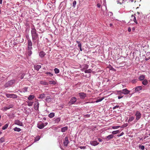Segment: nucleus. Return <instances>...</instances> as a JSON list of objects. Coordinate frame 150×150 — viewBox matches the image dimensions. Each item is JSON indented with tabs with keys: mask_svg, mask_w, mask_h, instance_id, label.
<instances>
[{
	"mask_svg": "<svg viewBox=\"0 0 150 150\" xmlns=\"http://www.w3.org/2000/svg\"><path fill=\"white\" fill-rule=\"evenodd\" d=\"M31 32L32 40L33 42L35 43L37 40L38 39V35L36 32V30L34 25L31 27Z\"/></svg>",
	"mask_w": 150,
	"mask_h": 150,
	"instance_id": "obj_1",
	"label": "nucleus"
},
{
	"mask_svg": "<svg viewBox=\"0 0 150 150\" xmlns=\"http://www.w3.org/2000/svg\"><path fill=\"white\" fill-rule=\"evenodd\" d=\"M28 56H30L32 54V52L31 50L32 49V43L31 40L30 39L28 40Z\"/></svg>",
	"mask_w": 150,
	"mask_h": 150,
	"instance_id": "obj_2",
	"label": "nucleus"
},
{
	"mask_svg": "<svg viewBox=\"0 0 150 150\" xmlns=\"http://www.w3.org/2000/svg\"><path fill=\"white\" fill-rule=\"evenodd\" d=\"M135 115L136 117L135 121L136 122H137L141 118V114L139 111H137L135 112Z\"/></svg>",
	"mask_w": 150,
	"mask_h": 150,
	"instance_id": "obj_3",
	"label": "nucleus"
},
{
	"mask_svg": "<svg viewBox=\"0 0 150 150\" xmlns=\"http://www.w3.org/2000/svg\"><path fill=\"white\" fill-rule=\"evenodd\" d=\"M15 81L14 80H11L9 81H8L4 85V86L6 88H7L12 85L15 82Z\"/></svg>",
	"mask_w": 150,
	"mask_h": 150,
	"instance_id": "obj_4",
	"label": "nucleus"
},
{
	"mask_svg": "<svg viewBox=\"0 0 150 150\" xmlns=\"http://www.w3.org/2000/svg\"><path fill=\"white\" fill-rule=\"evenodd\" d=\"M5 95L7 98H17V96L13 94L6 93Z\"/></svg>",
	"mask_w": 150,
	"mask_h": 150,
	"instance_id": "obj_5",
	"label": "nucleus"
},
{
	"mask_svg": "<svg viewBox=\"0 0 150 150\" xmlns=\"http://www.w3.org/2000/svg\"><path fill=\"white\" fill-rule=\"evenodd\" d=\"M80 98L81 99H84L86 96V94L83 92H81L79 93Z\"/></svg>",
	"mask_w": 150,
	"mask_h": 150,
	"instance_id": "obj_6",
	"label": "nucleus"
},
{
	"mask_svg": "<svg viewBox=\"0 0 150 150\" xmlns=\"http://www.w3.org/2000/svg\"><path fill=\"white\" fill-rule=\"evenodd\" d=\"M14 124L21 126H23V123L18 120H15L14 121Z\"/></svg>",
	"mask_w": 150,
	"mask_h": 150,
	"instance_id": "obj_7",
	"label": "nucleus"
},
{
	"mask_svg": "<svg viewBox=\"0 0 150 150\" xmlns=\"http://www.w3.org/2000/svg\"><path fill=\"white\" fill-rule=\"evenodd\" d=\"M13 107V105H10L8 106L5 107L1 109V110L4 111H6L7 110L12 108Z\"/></svg>",
	"mask_w": 150,
	"mask_h": 150,
	"instance_id": "obj_8",
	"label": "nucleus"
},
{
	"mask_svg": "<svg viewBox=\"0 0 150 150\" xmlns=\"http://www.w3.org/2000/svg\"><path fill=\"white\" fill-rule=\"evenodd\" d=\"M142 89V86H137L134 88L135 91V92H137L141 90Z\"/></svg>",
	"mask_w": 150,
	"mask_h": 150,
	"instance_id": "obj_9",
	"label": "nucleus"
},
{
	"mask_svg": "<svg viewBox=\"0 0 150 150\" xmlns=\"http://www.w3.org/2000/svg\"><path fill=\"white\" fill-rule=\"evenodd\" d=\"M76 97H72L71 98L69 103L70 104H74L76 101Z\"/></svg>",
	"mask_w": 150,
	"mask_h": 150,
	"instance_id": "obj_10",
	"label": "nucleus"
},
{
	"mask_svg": "<svg viewBox=\"0 0 150 150\" xmlns=\"http://www.w3.org/2000/svg\"><path fill=\"white\" fill-rule=\"evenodd\" d=\"M90 144L92 146H96L98 145L99 143L97 141H92L90 142Z\"/></svg>",
	"mask_w": 150,
	"mask_h": 150,
	"instance_id": "obj_11",
	"label": "nucleus"
},
{
	"mask_svg": "<svg viewBox=\"0 0 150 150\" xmlns=\"http://www.w3.org/2000/svg\"><path fill=\"white\" fill-rule=\"evenodd\" d=\"M123 94L126 95L129 94L130 91L128 90L127 88H125L122 90Z\"/></svg>",
	"mask_w": 150,
	"mask_h": 150,
	"instance_id": "obj_12",
	"label": "nucleus"
},
{
	"mask_svg": "<svg viewBox=\"0 0 150 150\" xmlns=\"http://www.w3.org/2000/svg\"><path fill=\"white\" fill-rule=\"evenodd\" d=\"M82 68L81 69L82 71H83L84 70L87 69L88 67V65L86 64H84L82 65L81 67Z\"/></svg>",
	"mask_w": 150,
	"mask_h": 150,
	"instance_id": "obj_13",
	"label": "nucleus"
},
{
	"mask_svg": "<svg viewBox=\"0 0 150 150\" xmlns=\"http://www.w3.org/2000/svg\"><path fill=\"white\" fill-rule=\"evenodd\" d=\"M61 118L60 117H58L56 118H54L53 121L55 123L57 124L60 121Z\"/></svg>",
	"mask_w": 150,
	"mask_h": 150,
	"instance_id": "obj_14",
	"label": "nucleus"
},
{
	"mask_svg": "<svg viewBox=\"0 0 150 150\" xmlns=\"http://www.w3.org/2000/svg\"><path fill=\"white\" fill-rule=\"evenodd\" d=\"M69 143V140L67 137L65 138L64 141V144L65 146H67Z\"/></svg>",
	"mask_w": 150,
	"mask_h": 150,
	"instance_id": "obj_15",
	"label": "nucleus"
},
{
	"mask_svg": "<svg viewBox=\"0 0 150 150\" xmlns=\"http://www.w3.org/2000/svg\"><path fill=\"white\" fill-rule=\"evenodd\" d=\"M131 20H133L134 23H135L136 24H137L138 23L137 21L135 16L134 15H132L131 16Z\"/></svg>",
	"mask_w": 150,
	"mask_h": 150,
	"instance_id": "obj_16",
	"label": "nucleus"
},
{
	"mask_svg": "<svg viewBox=\"0 0 150 150\" xmlns=\"http://www.w3.org/2000/svg\"><path fill=\"white\" fill-rule=\"evenodd\" d=\"M145 77V75H141L139 76L138 79L140 81H143L144 80Z\"/></svg>",
	"mask_w": 150,
	"mask_h": 150,
	"instance_id": "obj_17",
	"label": "nucleus"
},
{
	"mask_svg": "<svg viewBox=\"0 0 150 150\" xmlns=\"http://www.w3.org/2000/svg\"><path fill=\"white\" fill-rule=\"evenodd\" d=\"M38 127L40 129L43 128L44 127L43 125V123H38Z\"/></svg>",
	"mask_w": 150,
	"mask_h": 150,
	"instance_id": "obj_18",
	"label": "nucleus"
},
{
	"mask_svg": "<svg viewBox=\"0 0 150 150\" xmlns=\"http://www.w3.org/2000/svg\"><path fill=\"white\" fill-rule=\"evenodd\" d=\"M45 55V53L43 51L40 52L39 54V55L41 58H42L44 57Z\"/></svg>",
	"mask_w": 150,
	"mask_h": 150,
	"instance_id": "obj_19",
	"label": "nucleus"
},
{
	"mask_svg": "<svg viewBox=\"0 0 150 150\" xmlns=\"http://www.w3.org/2000/svg\"><path fill=\"white\" fill-rule=\"evenodd\" d=\"M40 83L44 85L47 86L48 85V83L47 82L43 81H40Z\"/></svg>",
	"mask_w": 150,
	"mask_h": 150,
	"instance_id": "obj_20",
	"label": "nucleus"
},
{
	"mask_svg": "<svg viewBox=\"0 0 150 150\" xmlns=\"http://www.w3.org/2000/svg\"><path fill=\"white\" fill-rule=\"evenodd\" d=\"M76 42L78 44V47L79 48L80 51H82V50L81 48V43L79 41H76Z\"/></svg>",
	"mask_w": 150,
	"mask_h": 150,
	"instance_id": "obj_21",
	"label": "nucleus"
},
{
	"mask_svg": "<svg viewBox=\"0 0 150 150\" xmlns=\"http://www.w3.org/2000/svg\"><path fill=\"white\" fill-rule=\"evenodd\" d=\"M142 84L144 86L147 85L148 84V81L146 79L144 80L142 82Z\"/></svg>",
	"mask_w": 150,
	"mask_h": 150,
	"instance_id": "obj_22",
	"label": "nucleus"
},
{
	"mask_svg": "<svg viewBox=\"0 0 150 150\" xmlns=\"http://www.w3.org/2000/svg\"><path fill=\"white\" fill-rule=\"evenodd\" d=\"M134 119V117L133 116H132L129 117L128 121V122L129 123H130Z\"/></svg>",
	"mask_w": 150,
	"mask_h": 150,
	"instance_id": "obj_23",
	"label": "nucleus"
},
{
	"mask_svg": "<svg viewBox=\"0 0 150 150\" xmlns=\"http://www.w3.org/2000/svg\"><path fill=\"white\" fill-rule=\"evenodd\" d=\"M39 103L38 102H37L35 104L34 107V109L35 110H38V108H39Z\"/></svg>",
	"mask_w": 150,
	"mask_h": 150,
	"instance_id": "obj_24",
	"label": "nucleus"
},
{
	"mask_svg": "<svg viewBox=\"0 0 150 150\" xmlns=\"http://www.w3.org/2000/svg\"><path fill=\"white\" fill-rule=\"evenodd\" d=\"M45 97V95L44 93H42L38 97V98L42 99L44 98Z\"/></svg>",
	"mask_w": 150,
	"mask_h": 150,
	"instance_id": "obj_25",
	"label": "nucleus"
},
{
	"mask_svg": "<svg viewBox=\"0 0 150 150\" xmlns=\"http://www.w3.org/2000/svg\"><path fill=\"white\" fill-rule=\"evenodd\" d=\"M68 129V127H65L61 128V132H66Z\"/></svg>",
	"mask_w": 150,
	"mask_h": 150,
	"instance_id": "obj_26",
	"label": "nucleus"
},
{
	"mask_svg": "<svg viewBox=\"0 0 150 150\" xmlns=\"http://www.w3.org/2000/svg\"><path fill=\"white\" fill-rule=\"evenodd\" d=\"M35 98V96L33 95H30L28 96V99L29 100H31Z\"/></svg>",
	"mask_w": 150,
	"mask_h": 150,
	"instance_id": "obj_27",
	"label": "nucleus"
},
{
	"mask_svg": "<svg viewBox=\"0 0 150 150\" xmlns=\"http://www.w3.org/2000/svg\"><path fill=\"white\" fill-rule=\"evenodd\" d=\"M41 67V66L40 65H37L34 66V68L35 69L38 71Z\"/></svg>",
	"mask_w": 150,
	"mask_h": 150,
	"instance_id": "obj_28",
	"label": "nucleus"
},
{
	"mask_svg": "<svg viewBox=\"0 0 150 150\" xmlns=\"http://www.w3.org/2000/svg\"><path fill=\"white\" fill-rule=\"evenodd\" d=\"M117 94L118 95L121 96H123L122 94H123L122 92V91L120 90V91H117Z\"/></svg>",
	"mask_w": 150,
	"mask_h": 150,
	"instance_id": "obj_29",
	"label": "nucleus"
},
{
	"mask_svg": "<svg viewBox=\"0 0 150 150\" xmlns=\"http://www.w3.org/2000/svg\"><path fill=\"white\" fill-rule=\"evenodd\" d=\"M13 129L15 131H16L18 132H20L21 131V129L19 128H18L17 127H15Z\"/></svg>",
	"mask_w": 150,
	"mask_h": 150,
	"instance_id": "obj_30",
	"label": "nucleus"
},
{
	"mask_svg": "<svg viewBox=\"0 0 150 150\" xmlns=\"http://www.w3.org/2000/svg\"><path fill=\"white\" fill-rule=\"evenodd\" d=\"M49 83L50 84L55 85L56 83L55 81L54 80H51L49 81Z\"/></svg>",
	"mask_w": 150,
	"mask_h": 150,
	"instance_id": "obj_31",
	"label": "nucleus"
},
{
	"mask_svg": "<svg viewBox=\"0 0 150 150\" xmlns=\"http://www.w3.org/2000/svg\"><path fill=\"white\" fill-rule=\"evenodd\" d=\"M114 137V136L112 134L109 135L106 137V138L108 140Z\"/></svg>",
	"mask_w": 150,
	"mask_h": 150,
	"instance_id": "obj_32",
	"label": "nucleus"
},
{
	"mask_svg": "<svg viewBox=\"0 0 150 150\" xmlns=\"http://www.w3.org/2000/svg\"><path fill=\"white\" fill-rule=\"evenodd\" d=\"M54 116V113L53 112L50 113L48 115V116L50 118H52Z\"/></svg>",
	"mask_w": 150,
	"mask_h": 150,
	"instance_id": "obj_33",
	"label": "nucleus"
},
{
	"mask_svg": "<svg viewBox=\"0 0 150 150\" xmlns=\"http://www.w3.org/2000/svg\"><path fill=\"white\" fill-rule=\"evenodd\" d=\"M51 98L49 96H47L46 98L45 99L46 101L47 102H50L51 101Z\"/></svg>",
	"mask_w": 150,
	"mask_h": 150,
	"instance_id": "obj_34",
	"label": "nucleus"
},
{
	"mask_svg": "<svg viewBox=\"0 0 150 150\" xmlns=\"http://www.w3.org/2000/svg\"><path fill=\"white\" fill-rule=\"evenodd\" d=\"M8 126V124L7 123L2 128V129L3 130H5L7 128Z\"/></svg>",
	"mask_w": 150,
	"mask_h": 150,
	"instance_id": "obj_35",
	"label": "nucleus"
},
{
	"mask_svg": "<svg viewBox=\"0 0 150 150\" xmlns=\"http://www.w3.org/2000/svg\"><path fill=\"white\" fill-rule=\"evenodd\" d=\"M54 71L55 73L56 74H58L59 72V70L57 68H55L54 69Z\"/></svg>",
	"mask_w": 150,
	"mask_h": 150,
	"instance_id": "obj_36",
	"label": "nucleus"
},
{
	"mask_svg": "<svg viewBox=\"0 0 150 150\" xmlns=\"http://www.w3.org/2000/svg\"><path fill=\"white\" fill-rule=\"evenodd\" d=\"M27 103H28V105L29 106H32L33 104V102L31 101H27Z\"/></svg>",
	"mask_w": 150,
	"mask_h": 150,
	"instance_id": "obj_37",
	"label": "nucleus"
},
{
	"mask_svg": "<svg viewBox=\"0 0 150 150\" xmlns=\"http://www.w3.org/2000/svg\"><path fill=\"white\" fill-rule=\"evenodd\" d=\"M119 131L118 130H117L113 131L112 132V134H115L119 133Z\"/></svg>",
	"mask_w": 150,
	"mask_h": 150,
	"instance_id": "obj_38",
	"label": "nucleus"
},
{
	"mask_svg": "<svg viewBox=\"0 0 150 150\" xmlns=\"http://www.w3.org/2000/svg\"><path fill=\"white\" fill-rule=\"evenodd\" d=\"M139 149L142 150H144V146L143 145H139Z\"/></svg>",
	"mask_w": 150,
	"mask_h": 150,
	"instance_id": "obj_39",
	"label": "nucleus"
},
{
	"mask_svg": "<svg viewBox=\"0 0 150 150\" xmlns=\"http://www.w3.org/2000/svg\"><path fill=\"white\" fill-rule=\"evenodd\" d=\"M92 70L91 69H89L84 71V72L86 73H90L91 72Z\"/></svg>",
	"mask_w": 150,
	"mask_h": 150,
	"instance_id": "obj_40",
	"label": "nucleus"
},
{
	"mask_svg": "<svg viewBox=\"0 0 150 150\" xmlns=\"http://www.w3.org/2000/svg\"><path fill=\"white\" fill-rule=\"evenodd\" d=\"M45 74L51 77H52L53 76V74L50 72H47L45 73Z\"/></svg>",
	"mask_w": 150,
	"mask_h": 150,
	"instance_id": "obj_41",
	"label": "nucleus"
},
{
	"mask_svg": "<svg viewBox=\"0 0 150 150\" xmlns=\"http://www.w3.org/2000/svg\"><path fill=\"white\" fill-rule=\"evenodd\" d=\"M120 127V126H113L112 127V128L114 129H117Z\"/></svg>",
	"mask_w": 150,
	"mask_h": 150,
	"instance_id": "obj_42",
	"label": "nucleus"
},
{
	"mask_svg": "<svg viewBox=\"0 0 150 150\" xmlns=\"http://www.w3.org/2000/svg\"><path fill=\"white\" fill-rule=\"evenodd\" d=\"M4 138L3 137H1L0 139V143H2L3 142H4Z\"/></svg>",
	"mask_w": 150,
	"mask_h": 150,
	"instance_id": "obj_43",
	"label": "nucleus"
},
{
	"mask_svg": "<svg viewBox=\"0 0 150 150\" xmlns=\"http://www.w3.org/2000/svg\"><path fill=\"white\" fill-rule=\"evenodd\" d=\"M103 99H104V98H103L101 99H99L96 100L95 101H94V102L98 103V102H100V101H102Z\"/></svg>",
	"mask_w": 150,
	"mask_h": 150,
	"instance_id": "obj_44",
	"label": "nucleus"
},
{
	"mask_svg": "<svg viewBox=\"0 0 150 150\" xmlns=\"http://www.w3.org/2000/svg\"><path fill=\"white\" fill-rule=\"evenodd\" d=\"M27 90L28 88L27 87H25L22 89V91L23 92H27Z\"/></svg>",
	"mask_w": 150,
	"mask_h": 150,
	"instance_id": "obj_45",
	"label": "nucleus"
},
{
	"mask_svg": "<svg viewBox=\"0 0 150 150\" xmlns=\"http://www.w3.org/2000/svg\"><path fill=\"white\" fill-rule=\"evenodd\" d=\"M128 125V124L127 123H126V124H124L122 125V126L121 127V128L125 127H127Z\"/></svg>",
	"mask_w": 150,
	"mask_h": 150,
	"instance_id": "obj_46",
	"label": "nucleus"
},
{
	"mask_svg": "<svg viewBox=\"0 0 150 150\" xmlns=\"http://www.w3.org/2000/svg\"><path fill=\"white\" fill-rule=\"evenodd\" d=\"M40 139V137L39 136L37 137L36 138H35V141H38Z\"/></svg>",
	"mask_w": 150,
	"mask_h": 150,
	"instance_id": "obj_47",
	"label": "nucleus"
},
{
	"mask_svg": "<svg viewBox=\"0 0 150 150\" xmlns=\"http://www.w3.org/2000/svg\"><path fill=\"white\" fill-rule=\"evenodd\" d=\"M76 1H74L73 2V6H75V5L76 4Z\"/></svg>",
	"mask_w": 150,
	"mask_h": 150,
	"instance_id": "obj_48",
	"label": "nucleus"
},
{
	"mask_svg": "<svg viewBox=\"0 0 150 150\" xmlns=\"http://www.w3.org/2000/svg\"><path fill=\"white\" fill-rule=\"evenodd\" d=\"M79 147L81 149H85L86 148L85 146H80Z\"/></svg>",
	"mask_w": 150,
	"mask_h": 150,
	"instance_id": "obj_49",
	"label": "nucleus"
},
{
	"mask_svg": "<svg viewBox=\"0 0 150 150\" xmlns=\"http://www.w3.org/2000/svg\"><path fill=\"white\" fill-rule=\"evenodd\" d=\"M119 105H116L113 108V110H115L117 108H119Z\"/></svg>",
	"mask_w": 150,
	"mask_h": 150,
	"instance_id": "obj_50",
	"label": "nucleus"
},
{
	"mask_svg": "<svg viewBox=\"0 0 150 150\" xmlns=\"http://www.w3.org/2000/svg\"><path fill=\"white\" fill-rule=\"evenodd\" d=\"M25 74L24 73H23L22 74V75H21V79H22L23 78L24 76V75H25Z\"/></svg>",
	"mask_w": 150,
	"mask_h": 150,
	"instance_id": "obj_51",
	"label": "nucleus"
},
{
	"mask_svg": "<svg viewBox=\"0 0 150 150\" xmlns=\"http://www.w3.org/2000/svg\"><path fill=\"white\" fill-rule=\"evenodd\" d=\"M123 97V96H118V99H120L122 98Z\"/></svg>",
	"mask_w": 150,
	"mask_h": 150,
	"instance_id": "obj_52",
	"label": "nucleus"
},
{
	"mask_svg": "<svg viewBox=\"0 0 150 150\" xmlns=\"http://www.w3.org/2000/svg\"><path fill=\"white\" fill-rule=\"evenodd\" d=\"M124 134V133L123 132H122L119 135H118L117 136L118 137H120V136H122V135H123V134Z\"/></svg>",
	"mask_w": 150,
	"mask_h": 150,
	"instance_id": "obj_53",
	"label": "nucleus"
},
{
	"mask_svg": "<svg viewBox=\"0 0 150 150\" xmlns=\"http://www.w3.org/2000/svg\"><path fill=\"white\" fill-rule=\"evenodd\" d=\"M48 124L47 122H45V123H43V125L44 127L47 125Z\"/></svg>",
	"mask_w": 150,
	"mask_h": 150,
	"instance_id": "obj_54",
	"label": "nucleus"
},
{
	"mask_svg": "<svg viewBox=\"0 0 150 150\" xmlns=\"http://www.w3.org/2000/svg\"><path fill=\"white\" fill-rule=\"evenodd\" d=\"M128 31L129 32H130L131 31V29L130 27H129L128 28Z\"/></svg>",
	"mask_w": 150,
	"mask_h": 150,
	"instance_id": "obj_55",
	"label": "nucleus"
},
{
	"mask_svg": "<svg viewBox=\"0 0 150 150\" xmlns=\"http://www.w3.org/2000/svg\"><path fill=\"white\" fill-rule=\"evenodd\" d=\"M98 140L99 142H101L102 141V140L100 138L98 139Z\"/></svg>",
	"mask_w": 150,
	"mask_h": 150,
	"instance_id": "obj_56",
	"label": "nucleus"
},
{
	"mask_svg": "<svg viewBox=\"0 0 150 150\" xmlns=\"http://www.w3.org/2000/svg\"><path fill=\"white\" fill-rule=\"evenodd\" d=\"M97 6H98V8H100V4H97Z\"/></svg>",
	"mask_w": 150,
	"mask_h": 150,
	"instance_id": "obj_57",
	"label": "nucleus"
},
{
	"mask_svg": "<svg viewBox=\"0 0 150 150\" xmlns=\"http://www.w3.org/2000/svg\"><path fill=\"white\" fill-rule=\"evenodd\" d=\"M2 2V0H0V4H1Z\"/></svg>",
	"mask_w": 150,
	"mask_h": 150,
	"instance_id": "obj_58",
	"label": "nucleus"
},
{
	"mask_svg": "<svg viewBox=\"0 0 150 150\" xmlns=\"http://www.w3.org/2000/svg\"><path fill=\"white\" fill-rule=\"evenodd\" d=\"M135 82V80H133L132 81V82L133 83H134V82Z\"/></svg>",
	"mask_w": 150,
	"mask_h": 150,
	"instance_id": "obj_59",
	"label": "nucleus"
},
{
	"mask_svg": "<svg viewBox=\"0 0 150 150\" xmlns=\"http://www.w3.org/2000/svg\"><path fill=\"white\" fill-rule=\"evenodd\" d=\"M150 58H149H149H147L146 59V61H147Z\"/></svg>",
	"mask_w": 150,
	"mask_h": 150,
	"instance_id": "obj_60",
	"label": "nucleus"
},
{
	"mask_svg": "<svg viewBox=\"0 0 150 150\" xmlns=\"http://www.w3.org/2000/svg\"><path fill=\"white\" fill-rule=\"evenodd\" d=\"M110 27H112V23H110L109 24Z\"/></svg>",
	"mask_w": 150,
	"mask_h": 150,
	"instance_id": "obj_61",
	"label": "nucleus"
},
{
	"mask_svg": "<svg viewBox=\"0 0 150 150\" xmlns=\"http://www.w3.org/2000/svg\"><path fill=\"white\" fill-rule=\"evenodd\" d=\"M134 1L133 0H129V2H133Z\"/></svg>",
	"mask_w": 150,
	"mask_h": 150,
	"instance_id": "obj_62",
	"label": "nucleus"
},
{
	"mask_svg": "<svg viewBox=\"0 0 150 150\" xmlns=\"http://www.w3.org/2000/svg\"><path fill=\"white\" fill-rule=\"evenodd\" d=\"M2 125V124L1 123H0V127Z\"/></svg>",
	"mask_w": 150,
	"mask_h": 150,
	"instance_id": "obj_63",
	"label": "nucleus"
},
{
	"mask_svg": "<svg viewBox=\"0 0 150 150\" xmlns=\"http://www.w3.org/2000/svg\"><path fill=\"white\" fill-rule=\"evenodd\" d=\"M110 16H111V15H112V13L111 12H110Z\"/></svg>",
	"mask_w": 150,
	"mask_h": 150,
	"instance_id": "obj_64",
	"label": "nucleus"
}]
</instances>
